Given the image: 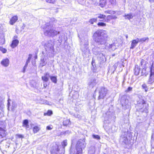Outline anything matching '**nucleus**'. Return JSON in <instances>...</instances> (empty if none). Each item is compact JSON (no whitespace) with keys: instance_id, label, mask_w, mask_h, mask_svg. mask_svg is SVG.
<instances>
[{"instance_id":"f257e3e1","label":"nucleus","mask_w":154,"mask_h":154,"mask_svg":"<svg viewBox=\"0 0 154 154\" xmlns=\"http://www.w3.org/2000/svg\"><path fill=\"white\" fill-rule=\"evenodd\" d=\"M54 43L51 41H49L46 44L45 51H43V55L41 59L40 64L42 66H45L47 63L48 59V56L50 57L54 52Z\"/></svg>"},{"instance_id":"f03ea898","label":"nucleus","mask_w":154,"mask_h":154,"mask_svg":"<svg viewBox=\"0 0 154 154\" xmlns=\"http://www.w3.org/2000/svg\"><path fill=\"white\" fill-rule=\"evenodd\" d=\"M93 38L97 45H103L106 43L109 36L106 31L103 30H99L94 34Z\"/></svg>"},{"instance_id":"7ed1b4c3","label":"nucleus","mask_w":154,"mask_h":154,"mask_svg":"<svg viewBox=\"0 0 154 154\" xmlns=\"http://www.w3.org/2000/svg\"><path fill=\"white\" fill-rule=\"evenodd\" d=\"M43 28L45 29L44 34L46 36L53 37L59 33V32L55 30L53 25L51 24L50 23H46Z\"/></svg>"},{"instance_id":"20e7f679","label":"nucleus","mask_w":154,"mask_h":154,"mask_svg":"<svg viewBox=\"0 0 154 154\" xmlns=\"http://www.w3.org/2000/svg\"><path fill=\"white\" fill-rule=\"evenodd\" d=\"M50 151L51 154H64L65 150L62 149L60 145L54 143L51 145Z\"/></svg>"},{"instance_id":"39448f33","label":"nucleus","mask_w":154,"mask_h":154,"mask_svg":"<svg viewBox=\"0 0 154 154\" xmlns=\"http://www.w3.org/2000/svg\"><path fill=\"white\" fill-rule=\"evenodd\" d=\"M86 145L84 140H78L76 146V153L75 154H82V150L85 148Z\"/></svg>"},{"instance_id":"423d86ee","label":"nucleus","mask_w":154,"mask_h":154,"mask_svg":"<svg viewBox=\"0 0 154 154\" xmlns=\"http://www.w3.org/2000/svg\"><path fill=\"white\" fill-rule=\"evenodd\" d=\"M122 43V41L118 39L114 41L112 44L107 45L106 47L110 51L114 50L120 46Z\"/></svg>"},{"instance_id":"0eeeda50","label":"nucleus","mask_w":154,"mask_h":154,"mask_svg":"<svg viewBox=\"0 0 154 154\" xmlns=\"http://www.w3.org/2000/svg\"><path fill=\"white\" fill-rule=\"evenodd\" d=\"M6 132L5 124L4 122L0 121V138L5 136Z\"/></svg>"},{"instance_id":"6e6552de","label":"nucleus","mask_w":154,"mask_h":154,"mask_svg":"<svg viewBox=\"0 0 154 154\" xmlns=\"http://www.w3.org/2000/svg\"><path fill=\"white\" fill-rule=\"evenodd\" d=\"M128 134V133L126 132L122 133L119 139L120 143L124 144H127L128 143V140L127 137Z\"/></svg>"},{"instance_id":"1a4fd4ad","label":"nucleus","mask_w":154,"mask_h":154,"mask_svg":"<svg viewBox=\"0 0 154 154\" xmlns=\"http://www.w3.org/2000/svg\"><path fill=\"white\" fill-rule=\"evenodd\" d=\"M121 103L123 107H125V108L129 109L130 107V104H129L128 101L126 96H123L121 99Z\"/></svg>"},{"instance_id":"9d476101","label":"nucleus","mask_w":154,"mask_h":154,"mask_svg":"<svg viewBox=\"0 0 154 154\" xmlns=\"http://www.w3.org/2000/svg\"><path fill=\"white\" fill-rule=\"evenodd\" d=\"M107 93V90L104 87H101L99 91L98 99H103Z\"/></svg>"},{"instance_id":"9b49d317","label":"nucleus","mask_w":154,"mask_h":154,"mask_svg":"<svg viewBox=\"0 0 154 154\" xmlns=\"http://www.w3.org/2000/svg\"><path fill=\"white\" fill-rule=\"evenodd\" d=\"M153 68V63L152 64L151 67L150 68V78L148 82L149 84H151L154 82V70L152 69Z\"/></svg>"},{"instance_id":"f8f14e48","label":"nucleus","mask_w":154,"mask_h":154,"mask_svg":"<svg viewBox=\"0 0 154 154\" xmlns=\"http://www.w3.org/2000/svg\"><path fill=\"white\" fill-rule=\"evenodd\" d=\"M97 83L96 79L95 78H93L90 80L88 84L90 86L93 87L96 85Z\"/></svg>"},{"instance_id":"ddd939ff","label":"nucleus","mask_w":154,"mask_h":154,"mask_svg":"<svg viewBox=\"0 0 154 154\" xmlns=\"http://www.w3.org/2000/svg\"><path fill=\"white\" fill-rule=\"evenodd\" d=\"M9 63V60L7 58L4 59L1 62V64L5 67H6L8 66Z\"/></svg>"},{"instance_id":"4468645a","label":"nucleus","mask_w":154,"mask_h":154,"mask_svg":"<svg viewBox=\"0 0 154 154\" xmlns=\"http://www.w3.org/2000/svg\"><path fill=\"white\" fill-rule=\"evenodd\" d=\"M50 76L49 73L48 72L44 74V75L42 76V80L45 82H47L49 80V77Z\"/></svg>"},{"instance_id":"2eb2a0df","label":"nucleus","mask_w":154,"mask_h":154,"mask_svg":"<svg viewBox=\"0 0 154 154\" xmlns=\"http://www.w3.org/2000/svg\"><path fill=\"white\" fill-rule=\"evenodd\" d=\"M98 55L97 58L100 62H102L106 60L105 56L103 53L100 52Z\"/></svg>"},{"instance_id":"dca6fc26","label":"nucleus","mask_w":154,"mask_h":154,"mask_svg":"<svg viewBox=\"0 0 154 154\" xmlns=\"http://www.w3.org/2000/svg\"><path fill=\"white\" fill-rule=\"evenodd\" d=\"M138 42H139L138 40V38L136 39L133 40L132 41L130 48L131 49H133L137 45Z\"/></svg>"},{"instance_id":"f3484780","label":"nucleus","mask_w":154,"mask_h":154,"mask_svg":"<svg viewBox=\"0 0 154 154\" xmlns=\"http://www.w3.org/2000/svg\"><path fill=\"white\" fill-rule=\"evenodd\" d=\"M19 43V41L18 40L14 39L12 41L11 46L12 48H14L18 45Z\"/></svg>"},{"instance_id":"a211bd4d","label":"nucleus","mask_w":154,"mask_h":154,"mask_svg":"<svg viewBox=\"0 0 154 154\" xmlns=\"http://www.w3.org/2000/svg\"><path fill=\"white\" fill-rule=\"evenodd\" d=\"M18 18L17 16H14L12 17L10 21V23L13 25L18 20Z\"/></svg>"},{"instance_id":"6ab92c4d","label":"nucleus","mask_w":154,"mask_h":154,"mask_svg":"<svg viewBox=\"0 0 154 154\" xmlns=\"http://www.w3.org/2000/svg\"><path fill=\"white\" fill-rule=\"evenodd\" d=\"M100 49L99 48L97 47H95L92 49V51L94 54L96 55H97L100 53Z\"/></svg>"},{"instance_id":"aec40b11","label":"nucleus","mask_w":154,"mask_h":154,"mask_svg":"<svg viewBox=\"0 0 154 154\" xmlns=\"http://www.w3.org/2000/svg\"><path fill=\"white\" fill-rule=\"evenodd\" d=\"M95 147L94 146H91L88 150V154H94L95 152Z\"/></svg>"},{"instance_id":"412c9836","label":"nucleus","mask_w":154,"mask_h":154,"mask_svg":"<svg viewBox=\"0 0 154 154\" xmlns=\"http://www.w3.org/2000/svg\"><path fill=\"white\" fill-rule=\"evenodd\" d=\"M134 70L135 75H138L140 72V68H139V66L137 65H135Z\"/></svg>"},{"instance_id":"4be33fe9","label":"nucleus","mask_w":154,"mask_h":154,"mask_svg":"<svg viewBox=\"0 0 154 154\" xmlns=\"http://www.w3.org/2000/svg\"><path fill=\"white\" fill-rule=\"evenodd\" d=\"M40 129V128L38 126H35L33 128V131L34 134L37 133Z\"/></svg>"},{"instance_id":"5701e85b","label":"nucleus","mask_w":154,"mask_h":154,"mask_svg":"<svg viewBox=\"0 0 154 154\" xmlns=\"http://www.w3.org/2000/svg\"><path fill=\"white\" fill-rule=\"evenodd\" d=\"M124 17H125V19H128L130 20L133 18V16L131 13H130L127 14H125Z\"/></svg>"},{"instance_id":"b1692460","label":"nucleus","mask_w":154,"mask_h":154,"mask_svg":"<svg viewBox=\"0 0 154 154\" xmlns=\"http://www.w3.org/2000/svg\"><path fill=\"white\" fill-rule=\"evenodd\" d=\"M62 146H61V148L62 150H65V147L67 146V140H65L63 141L61 143Z\"/></svg>"},{"instance_id":"393cba45","label":"nucleus","mask_w":154,"mask_h":154,"mask_svg":"<svg viewBox=\"0 0 154 154\" xmlns=\"http://www.w3.org/2000/svg\"><path fill=\"white\" fill-rule=\"evenodd\" d=\"M106 4V0H100L99 5L101 7H103Z\"/></svg>"},{"instance_id":"a878e982","label":"nucleus","mask_w":154,"mask_h":154,"mask_svg":"<svg viewBox=\"0 0 154 154\" xmlns=\"http://www.w3.org/2000/svg\"><path fill=\"white\" fill-rule=\"evenodd\" d=\"M98 18L101 19L102 20L100 21H104L106 20V16L103 14H100L97 17Z\"/></svg>"},{"instance_id":"bb28decb","label":"nucleus","mask_w":154,"mask_h":154,"mask_svg":"<svg viewBox=\"0 0 154 154\" xmlns=\"http://www.w3.org/2000/svg\"><path fill=\"white\" fill-rule=\"evenodd\" d=\"M50 77L51 81L53 82L56 83L57 82V77L55 76H51L50 75Z\"/></svg>"},{"instance_id":"cd10ccee","label":"nucleus","mask_w":154,"mask_h":154,"mask_svg":"<svg viewBox=\"0 0 154 154\" xmlns=\"http://www.w3.org/2000/svg\"><path fill=\"white\" fill-rule=\"evenodd\" d=\"M138 40L139 42H145L146 40L148 41L149 40V38L148 37H144L141 39H139L138 38Z\"/></svg>"},{"instance_id":"c85d7f7f","label":"nucleus","mask_w":154,"mask_h":154,"mask_svg":"<svg viewBox=\"0 0 154 154\" xmlns=\"http://www.w3.org/2000/svg\"><path fill=\"white\" fill-rule=\"evenodd\" d=\"M145 103V101L142 99H140L139 101H137V104L140 106V105L142 106Z\"/></svg>"},{"instance_id":"c756f323","label":"nucleus","mask_w":154,"mask_h":154,"mask_svg":"<svg viewBox=\"0 0 154 154\" xmlns=\"http://www.w3.org/2000/svg\"><path fill=\"white\" fill-rule=\"evenodd\" d=\"M32 55L29 54V57H28V59H27L26 64H25V67L26 66H27L28 63L30 62V60L31 58Z\"/></svg>"},{"instance_id":"7c9ffc66","label":"nucleus","mask_w":154,"mask_h":154,"mask_svg":"<svg viewBox=\"0 0 154 154\" xmlns=\"http://www.w3.org/2000/svg\"><path fill=\"white\" fill-rule=\"evenodd\" d=\"M36 83L34 81L32 80L30 82V85L32 87H35L36 86Z\"/></svg>"},{"instance_id":"2f4dec72","label":"nucleus","mask_w":154,"mask_h":154,"mask_svg":"<svg viewBox=\"0 0 154 154\" xmlns=\"http://www.w3.org/2000/svg\"><path fill=\"white\" fill-rule=\"evenodd\" d=\"M70 122V121L69 119H66L64 120L63 122V125L67 126V125H69Z\"/></svg>"},{"instance_id":"473e14b6","label":"nucleus","mask_w":154,"mask_h":154,"mask_svg":"<svg viewBox=\"0 0 154 154\" xmlns=\"http://www.w3.org/2000/svg\"><path fill=\"white\" fill-rule=\"evenodd\" d=\"M5 43V40L4 37H0V45H2Z\"/></svg>"},{"instance_id":"72a5a7b5","label":"nucleus","mask_w":154,"mask_h":154,"mask_svg":"<svg viewBox=\"0 0 154 154\" xmlns=\"http://www.w3.org/2000/svg\"><path fill=\"white\" fill-rule=\"evenodd\" d=\"M91 4H93L95 5H97L98 4L97 1V0H89Z\"/></svg>"},{"instance_id":"f704fd0d","label":"nucleus","mask_w":154,"mask_h":154,"mask_svg":"<svg viewBox=\"0 0 154 154\" xmlns=\"http://www.w3.org/2000/svg\"><path fill=\"white\" fill-rule=\"evenodd\" d=\"M4 105L2 102H0V114L3 112L2 109H3Z\"/></svg>"},{"instance_id":"c9c22d12","label":"nucleus","mask_w":154,"mask_h":154,"mask_svg":"<svg viewBox=\"0 0 154 154\" xmlns=\"http://www.w3.org/2000/svg\"><path fill=\"white\" fill-rule=\"evenodd\" d=\"M97 25L99 26H106V23L103 22H99L97 23Z\"/></svg>"},{"instance_id":"e433bc0d","label":"nucleus","mask_w":154,"mask_h":154,"mask_svg":"<svg viewBox=\"0 0 154 154\" xmlns=\"http://www.w3.org/2000/svg\"><path fill=\"white\" fill-rule=\"evenodd\" d=\"M97 19L95 18H93L90 19L89 22L91 24H93L94 22H95L97 21Z\"/></svg>"},{"instance_id":"4c0bfd02","label":"nucleus","mask_w":154,"mask_h":154,"mask_svg":"<svg viewBox=\"0 0 154 154\" xmlns=\"http://www.w3.org/2000/svg\"><path fill=\"white\" fill-rule=\"evenodd\" d=\"M109 3L113 5H115L116 3V0H109Z\"/></svg>"},{"instance_id":"58836bf2","label":"nucleus","mask_w":154,"mask_h":154,"mask_svg":"<svg viewBox=\"0 0 154 154\" xmlns=\"http://www.w3.org/2000/svg\"><path fill=\"white\" fill-rule=\"evenodd\" d=\"M28 123L29 122L28 120L27 119L25 120L23 122V126H25L28 124Z\"/></svg>"},{"instance_id":"ea45409f","label":"nucleus","mask_w":154,"mask_h":154,"mask_svg":"<svg viewBox=\"0 0 154 154\" xmlns=\"http://www.w3.org/2000/svg\"><path fill=\"white\" fill-rule=\"evenodd\" d=\"M17 107V104L15 102H12V109L14 110Z\"/></svg>"},{"instance_id":"a19ab883","label":"nucleus","mask_w":154,"mask_h":154,"mask_svg":"<svg viewBox=\"0 0 154 154\" xmlns=\"http://www.w3.org/2000/svg\"><path fill=\"white\" fill-rule=\"evenodd\" d=\"M48 3H54L56 0H45Z\"/></svg>"},{"instance_id":"79ce46f5","label":"nucleus","mask_w":154,"mask_h":154,"mask_svg":"<svg viewBox=\"0 0 154 154\" xmlns=\"http://www.w3.org/2000/svg\"><path fill=\"white\" fill-rule=\"evenodd\" d=\"M93 137L94 138L97 140H99L100 139V137L97 135H93Z\"/></svg>"},{"instance_id":"37998d69","label":"nucleus","mask_w":154,"mask_h":154,"mask_svg":"<svg viewBox=\"0 0 154 154\" xmlns=\"http://www.w3.org/2000/svg\"><path fill=\"white\" fill-rule=\"evenodd\" d=\"M142 87L143 89H145L146 91H147V86L145 84H143Z\"/></svg>"},{"instance_id":"c03bdc74","label":"nucleus","mask_w":154,"mask_h":154,"mask_svg":"<svg viewBox=\"0 0 154 154\" xmlns=\"http://www.w3.org/2000/svg\"><path fill=\"white\" fill-rule=\"evenodd\" d=\"M105 13H107V14H111L112 13H113V14H114V12L113 11H105Z\"/></svg>"},{"instance_id":"a18cd8bd","label":"nucleus","mask_w":154,"mask_h":154,"mask_svg":"<svg viewBox=\"0 0 154 154\" xmlns=\"http://www.w3.org/2000/svg\"><path fill=\"white\" fill-rule=\"evenodd\" d=\"M1 51L4 54L7 51V50L5 48H3Z\"/></svg>"},{"instance_id":"49530a36","label":"nucleus","mask_w":154,"mask_h":154,"mask_svg":"<svg viewBox=\"0 0 154 154\" xmlns=\"http://www.w3.org/2000/svg\"><path fill=\"white\" fill-rule=\"evenodd\" d=\"M16 136L19 138H23V136L21 134H17Z\"/></svg>"},{"instance_id":"de8ad7c7","label":"nucleus","mask_w":154,"mask_h":154,"mask_svg":"<svg viewBox=\"0 0 154 154\" xmlns=\"http://www.w3.org/2000/svg\"><path fill=\"white\" fill-rule=\"evenodd\" d=\"M48 115L50 116L52 113V112L51 111L48 110L47 113Z\"/></svg>"},{"instance_id":"09e8293b","label":"nucleus","mask_w":154,"mask_h":154,"mask_svg":"<svg viewBox=\"0 0 154 154\" xmlns=\"http://www.w3.org/2000/svg\"><path fill=\"white\" fill-rule=\"evenodd\" d=\"M132 89V87H129L128 88L127 90H126V91L129 92L130 91H131Z\"/></svg>"},{"instance_id":"8fccbe9b","label":"nucleus","mask_w":154,"mask_h":154,"mask_svg":"<svg viewBox=\"0 0 154 154\" xmlns=\"http://www.w3.org/2000/svg\"><path fill=\"white\" fill-rule=\"evenodd\" d=\"M110 17V18L111 19H116L117 18V17L115 16H110V17Z\"/></svg>"},{"instance_id":"3c124183","label":"nucleus","mask_w":154,"mask_h":154,"mask_svg":"<svg viewBox=\"0 0 154 154\" xmlns=\"http://www.w3.org/2000/svg\"><path fill=\"white\" fill-rule=\"evenodd\" d=\"M46 82H44V84H43L44 87H43V88H46V87H47V84Z\"/></svg>"},{"instance_id":"603ef678","label":"nucleus","mask_w":154,"mask_h":154,"mask_svg":"<svg viewBox=\"0 0 154 154\" xmlns=\"http://www.w3.org/2000/svg\"><path fill=\"white\" fill-rule=\"evenodd\" d=\"M16 32L17 34H18L20 32V31L17 28L16 29Z\"/></svg>"},{"instance_id":"864d4df0","label":"nucleus","mask_w":154,"mask_h":154,"mask_svg":"<svg viewBox=\"0 0 154 154\" xmlns=\"http://www.w3.org/2000/svg\"><path fill=\"white\" fill-rule=\"evenodd\" d=\"M27 67V66H26L25 67V66H24L23 68V72H25V70H26V68Z\"/></svg>"},{"instance_id":"5fc2aeb1","label":"nucleus","mask_w":154,"mask_h":154,"mask_svg":"<svg viewBox=\"0 0 154 154\" xmlns=\"http://www.w3.org/2000/svg\"><path fill=\"white\" fill-rule=\"evenodd\" d=\"M75 116L76 117L78 118V119L81 118V116L79 115H75Z\"/></svg>"},{"instance_id":"6e6d98bb","label":"nucleus","mask_w":154,"mask_h":154,"mask_svg":"<svg viewBox=\"0 0 154 154\" xmlns=\"http://www.w3.org/2000/svg\"><path fill=\"white\" fill-rule=\"evenodd\" d=\"M144 62H145L144 60H141V62H140V64H141V66H142V65H143V64L144 63Z\"/></svg>"},{"instance_id":"4d7b16f0","label":"nucleus","mask_w":154,"mask_h":154,"mask_svg":"<svg viewBox=\"0 0 154 154\" xmlns=\"http://www.w3.org/2000/svg\"><path fill=\"white\" fill-rule=\"evenodd\" d=\"M70 132H71L70 131H69V130H67V131H66L65 132V134H69V133H70Z\"/></svg>"},{"instance_id":"13d9d810","label":"nucleus","mask_w":154,"mask_h":154,"mask_svg":"<svg viewBox=\"0 0 154 154\" xmlns=\"http://www.w3.org/2000/svg\"><path fill=\"white\" fill-rule=\"evenodd\" d=\"M46 128L48 130H50L52 129V128L49 126H47L46 127Z\"/></svg>"},{"instance_id":"bf43d9fd","label":"nucleus","mask_w":154,"mask_h":154,"mask_svg":"<svg viewBox=\"0 0 154 154\" xmlns=\"http://www.w3.org/2000/svg\"><path fill=\"white\" fill-rule=\"evenodd\" d=\"M24 127H26V129H27L29 128V125L28 124L27 125L25 126Z\"/></svg>"},{"instance_id":"052dcab7","label":"nucleus","mask_w":154,"mask_h":154,"mask_svg":"<svg viewBox=\"0 0 154 154\" xmlns=\"http://www.w3.org/2000/svg\"><path fill=\"white\" fill-rule=\"evenodd\" d=\"M17 38V35H15L14 37V39H16V38Z\"/></svg>"},{"instance_id":"680f3d73","label":"nucleus","mask_w":154,"mask_h":154,"mask_svg":"<svg viewBox=\"0 0 154 154\" xmlns=\"http://www.w3.org/2000/svg\"><path fill=\"white\" fill-rule=\"evenodd\" d=\"M35 59H37V55L36 53H35V55L34 57Z\"/></svg>"},{"instance_id":"e2e57ef3","label":"nucleus","mask_w":154,"mask_h":154,"mask_svg":"<svg viewBox=\"0 0 154 154\" xmlns=\"http://www.w3.org/2000/svg\"><path fill=\"white\" fill-rule=\"evenodd\" d=\"M25 25L24 24H23V26L21 27V28H22V29H23L25 27Z\"/></svg>"},{"instance_id":"0e129e2a","label":"nucleus","mask_w":154,"mask_h":154,"mask_svg":"<svg viewBox=\"0 0 154 154\" xmlns=\"http://www.w3.org/2000/svg\"><path fill=\"white\" fill-rule=\"evenodd\" d=\"M3 48L2 47L0 46V50L1 51L2 50V49Z\"/></svg>"},{"instance_id":"69168bd1","label":"nucleus","mask_w":154,"mask_h":154,"mask_svg":"<svg viewBox=\"0 0 154 154\" xmlns=\"http://www.w3.org/2000/svg\"><path fill=\"white\" fill-rule=\"evenodd\" d=\"M3 48L2 47L0 46V50L1 51L2 50V49Z\"/></svg>"},{"instance_id":"338daca9","label":"nucleus","mask_w":154,"mask_h":154,"mask_svg":"<svg viewBox=\"0 0 154 154\" xmlns=\"http://www.w3.org/2000/svg\"><path fill=\"white\" fill-rule=\"evenodd\" d=\"M86 45H88V43L87 42H86L85 44Z\"/></svg>"},{"instance_id":"774afa93","label":"nucleus","mask_w":154,"mask_h":154,"mask_svg":"<svg viewBox=\"0 0 154 154\" xmlns=\"http://www.w3.org/2000/svg\"><path fill=\"white\" fill-rule=\"evenodd\" d=\"M125 37L126 38H128V35H125Z\"/></svg>"}]
</instances>
